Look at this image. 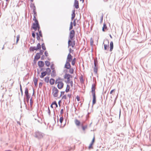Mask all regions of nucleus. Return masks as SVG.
Wrapping results in <instances>:
<instances>
[{
    "instance_id": "1",
    "label": "nucleus",
    "mask_w": 151,
    "mask_h": 151,
    "mask_svg": "<svg viewBox=\"0 0 151 151\" xmlns=\"http://www.w3.org/2000/svg\"><path fill=\"white\" fill-rule=\"evenodd\" d=\"M65 82L67 84H69L71 87L73 86V82L72 81L73 76L68 73L65 74L64 76Z\"/></svg>"
},
{
    "instance_id": "2",
    "label": "nucleus",
    "mask_w": 151,
    "mask_h": 151,
    "mask_svg": "<svg viewBox=\"0 0 151 151\" xmlns=\"http://www.w3.org/2000/svg\"><path fill=\"white\" fill-rule=\"evenodd\" d=\"M96 85L93 84L92 86L91 92L93 96L92 104L94 105L96 103V96L95 94Z\"/></svg>"
},
{
    "instance_id": "3",
    "label": "nucleus",
    "mask_w": 151,
    "mask_h": 151,
    "mask_svg": "<svg viewBox=\"0 0 151 151\" xmlns=\"http://www.w3.org/2000/svg\"><path fill=\"white\" fill-rule=\"evenodd\" d=\"M55 83L58 84L57 86L59 89H61L63 88L64 84L63 82L61 81V79L60 78H59L56 80Z\"/></svg>"
},
{
    "instance_id": "4",
    "label": "nucleus",
    "mask_w": 151,
    "mask_h": 151,
    "mask_svg": "<svg viewBox=\"0 0 151 151\" xmlns=\"http://www.w3.org/2000/svg\"><path fill=\"white\" fill-rule=\"evenodd\" d=\"M32 27L35 31H36L37 30L38 31H39L40 29L38 22L34 23L33 24Z\"/></svg>"
},
{
    "instance_id": "5",
    "label": "nucleus",
    "mask_w": 151,
    "mask_h": 151,
    "mask_svg": "<svg viewBox=\"0 0 151 151\" xmlns=\"http://www.w3.org/2000/svg\"><path fill=\"white\" fill-rule=\"evenodd\" d=\"M58 90L57 88L54 87L52 89V94L55 97H57L58 96Z\"/></svg>"
},
{
    "instance_id": "6",
    "label": "nucleus",
    "mask_w": 151,
    "mask_h": 151,
    "mask_svg": "<svg viewBox=\"0 0 151 151\" xmlns=\"http://www.w3.org/2000/svg\"><path fill=\"white\" fill-rule=\"evenodd\" d=\"M68 46L73 47L75 45V41L73 39H69L68 41Z\"/></svg>"
},
{
    "instance_id": "7",
    "label": "nucleus",
    "mask_w": 151,
    "mask_h": 151,
    "mask_svg": "<svg viewBox=\"0 0 151 151\" xmlns=\"http://www.w3.org/2000/svg\"><path fill=\"white\" fill-rule=\"evenodd\" d=\"M41 48V45L40 43H38L37 45V47H31L29 49L30 51H34L35 50H37Z\"/></svg>"
},
{
    "instance_id": "8",
    "label": "nucleus",
    "mask_w": 151,
    "mask_h": 151,
    "mask_svg": "<svg viewBox=\"0 0 151 151\" xmlns=\"http://www.w3.org/2000/svg\"><path fill=\"white\" fill-rule=\"evenodd\" d=\"M94 67L93 68L94 71L96 74H97L98 68V62L97 60H94Z\"/></svg>"
},
{
    "instance_id": "9",
    "label": "nucleus",
    "mask_w": 151,
    "mask_h": 151,
    "mask_svg": "<svg viewBox=\"0 0 151 151\" xmlns=\"http://www.w3.org/2000/svg\"><path fill=\"white\" fill-rule=\"evenodd\" d=\"M43 134L39 132H37L35 133V137L38 139H41L43 137Z\"/></svg>"
},
{
    "instance_id": "10",
    "label": "nucleus",
    "mask_w": 151,
    "mask_h": 151,
    "mask_svg": "<svg viewBox=\"0 0 151 151\" xmlns=\"http://www.w3.org/2000/svg\"><path fill=\"white\" fill-rule=\"evenodd\" d=\"M75 32L74 30H71L70 32L69 37L70 39H73V38L74 37Z\"/></svg>"
},
{
    "instance_id": "11",
    "label": "nucleus",
    "mask_w": 151,
    "mask_h": 151,
    "mask_svg": "<svg viewBox=\"0 0 151 151\" xmlns=\"http://www.w3.org/2000/svg\"><path fill=\"white\" fill-rule=\"evenodd\" d=\"M39 33H36L37 35V38L38 40H40V37H42V35L41 30H39V31H38Z\"/></svg>"
},
{
    "instance_id": "12",
    "label": "nucleus",
    "mask_w": 151,
    "mask_h": 151,
    "mask_svg": "<svg viewBox=\"0 0 151 151\" xmlns=\"http://www.w3.org/2000/svg\"><path fill=\"white\" fill-rule=\"evenodd\" d=\"M106 44H104V49L105 50H106L108 48H109V42L108 40L106 41Z\"/></svg>"
},
{
    "instance_id": "13",
    "label": "nucleus",
    "mask_w": 151,
    "mask_h": 151,
    "mask_svg": "<svg viewBox=\"0 0 151 151\" xmlns=\"http://www.w3.org/2000/svg\"><path fill=\"white\" fill-rule=\"evenodd\" d=\"M73 57L71 54L69 53L67 56V61L68 62H71L72 60Z\"/></svg>"
},
{
    "instance_id": "14",
    "label": "nucleus",
    "mask_w": 151,
    "mask_h": 151,
    "mask_svg": "<svg viewBox=\"0 0 151 151\" xmlns=\"http://www.w3.org/2000/svg\"><path fill=\"white\" fill-rule=\"evenodd\" d=\"M75 124L77 126H79L81 124L80 121L77 119H76L74 120Z\"/></svg>"
},
{
    "instance_id": "15",
    "label": "nucleus",
    "mask_w": 151,
    "mask_h": 151,
    "mask_svg": "<svg viewBox=\"0 0 151 151\" xmlns=\"http://www.w3.org/2000/svg\"><path fill=\"white\" fill-rule=\"evenodd\" d=\"M70 62H68L66 61V62L65 65V68L67 69H69V68H70L71 67V66L69 63Z\"/></svg>"
},
{
    "instance_id": "16",
    "label": "nucleus",
    "mask_w": 151,
    "mask_h": 151,
    "mask_svg": "<svg viewBox=\"0 0 151 151\" xmlns=\"http://www.w3.org/2000/svg\"><path fill=\"white\" fill-rule=\"evenodd\" d=\"M38 65L39 67H42L44 66V63L43 62L41 61H40L38 62Z\"/></svg>"
},
{
    "instance_id": "17",
    "label": "nucleus",
    "mask_w": 151,
    "mask_h": 151,
    "mask_svg": "<svg viewBox=\"0 0 151 151\" xmlns=\"http://www.w3.org/2000/svg\"><path fill=\"white\" fill-rule=\"evenodd\" d=\"M74 5L76 8L77 9L79 8V3L78 1H75Z\"/></svg>"
},
{
    "instance_id": "18",
    "label": "nucleus",
    "mask_w": 151,
    "mask_h": 151,
    "mask_svg": "<svg viewBox=\"0 0 151 151\" xmlns=\"http://www.w3.org/2000/svg\"><path fill=\"white\" fill-rule=\"evenodd\" d=\"M47 74V72L46 71L43 72L41 73V75L40 76V77L41 78H43Z\"/></svg>"
},
{
    "instance_id": "19",
    "label": "nucleus",
    "mask_w": 151,
    "mask_h": 151,
    "mask_svg": "<svg viewBox=\"0 0 151 151\" xmlns=\"http://www.w3.org/2000/svg\"><path fill=\"white\" fill-rule=\"evenodd\" d=\"M40 57V53H37L36 54V56L35 57V59L36 60H37L39 59Z\"/></svg>"
},
{
    "instance_id": "20",
    "label": "nucleus",
    "mask_w": 151,
    "mask_h": 151,
    "mask_svg": "<svg viewBox=\"0 0 151 151\" xmlns=\"http://www.w3.org/2000/svg\"><path fill=\"white\" fill-rule=\"evenodd\" d=\"M107 30V27L105 24H104L103 25V27L102 28V31L103 32H105Z\"/></svg>"
},
{
    "instance_id": "21",
    "label": "nucleus",
    "mask_w": 151,
    "mask_h": 151,
    "mask_svg": "<svg viewBox=\"0 0 151 151\" xmlns=\"http://www.w3.org/2000/svg\"><path fill=\"white\" fill-rule=\"evenodd\" d=\"M71 20L72 21L73 20L74 18L75 17V11L73 10V13L71 14Z\"/></svg>"
},
{
    "instance_id": "22",
    "label": "nucleus",
    "mask_w": 151,
    "mask_h": 151,
    "mask_svg": "<svg viewBox=\"0 0 151 151\" xmlns=\"http://www.w3.org/2000/svg\"><path fill=\"white\" fill-rule=\"evenodd\" d=\"M113 48V42L111 41L110 43V51H111Z\"/></svg>"
},
{
    "instance_id": "23",
    "label": "nucleus",
    "mask_w": 151,
    "mask_h": 151,
    "mask_svg": "<svg viewBox=\"0 0 151 151\" xmlns=\"http://www.w3.org/2000/svg\"><path fill=\"white\" fill-rule=\"evenodd\" d=\"M88 125H83L82 124L81 125V127L83 131H84L87 128Z\"/></svg>"
},
{
    "instance_id": "24",
    "label": "nucleus",
    "mask_w": 151,
    "mask_h": 151,
    "mask_svg": "<svg viewBox=\"0 0 151 151\" xmlns=\"http://www.w3.org/2000/svg\"><path fill=\"white\" fill-rule=\"evenodd\" d=\"M38 80L36 78H35L33 79V81L35 84V86H37V83Z\"/></svg>"
},
{
    "instance_id": "25",
    "label": "nucleus",
    "mask_w": 151,
    "mask_h": 151,
    "mask_svg": "<svg viewBox=\"0 0 151 151\" xmlns=\"http://www.w3.org/2000/svg\"><path fill=\"white\" fill-rule=\"evenodd\" d=\"M49 81H50V84L51 85H52L54 84L55 81L54 79H53V78H51L50 80Z\"/></svg>"
},
{
    "instance_id": "26",
    "label": "nucleus",
    "mask_w": 151,
    "mask_h": 151,
    "mask_svg": "<svg viewBox=\"0 0 151 151\" xmlns=\"http://www.w3.org/2000/svg\"><path fill=\"white\" fill-rule=\"evenodd\" d=\"M69 84H67V85L66 89L65 91V92H68L69 91L70 87L69 85Z\"/></svg>"
},
{
    "instance_id": "27",
    "label": "nucleus",
    "mask_w": 151,
    "mask_h": 151,
    "mask_svg": "<svg viewBox=\"0 0 151 151\" xmlns=\"http://www.w3.org/2000/svg\"><path fill=\"white\" fill-rule=\"evenodd\" d=\"M44 81L46 83H48L49 81V78L48 77H45Z\"/></svg>"
},
{
    "instance_id": "28",
    "label": "nucleus",
    "mask_w": 151,
    "mask_h": 151,
    "mask_svg": "<svg viewBox=\"0 0 151 151\" xmlns=\"http://www.w3.org/2000/svg\"><path fill=\"white\" fill-rule=\"evenodd\" d=\"M72 62H71V64L72 65H74L76 62V59L75 58H74L72 60Z\"/></svg>"
},
{
    "instance_id": "29",
    "label": "nucleus",
    "mask_w": 151,
    "mask_h": 151,
    "mask_svg": "<svg viewBox=\"0 0 151 151\" xmlns=\"http://www.w3.org/2000/svg\"><path fill=\"white\" fill-rule=\"evenodd\" d=\"M46 72H47V74H50L51 73V70L49 68H47L46 69Z\"/></svg>"
},
{
    "instance_id": "30",
    "label": "nucleus",
    "mask_w": 151,
    "mask_h": 151,
    "mask_svg": "<svg viewBox=\"0 0 151 151\" xmlns=\"http://www.w3.org/2000/svg\"><path fill=\"white\" fill-rule=\"evenodd\" d=\"M69 73L70 74H73V73L74 72V70L73 68H69Z\"/></svg>"
},
{
    "instance_id": "31",
    "label": "nucleus",
    "mask_w": 151,
    "mask_h": 151,
    "mask_svg": "<svg viewBox=\"0 0 151 151\" xmlns=\"http://www.w3.org/2000/svg\"><path fill=\"white\" fill-rule=\"evenodd\" d=\"M45 63L47 67L49 66L50 65V63L48 61H45Z\"/></svg>"
},
{
    "instance_id": "32",
    "label": "nucleus",
    "mask_w": 151,
    "mask_h": 151,
    "mask_svg": "<svg viewBox=\"0 0 151 151\" xmlns=\"http://www.w3.org/2000/svg\"><path fill=\"white\" fill-rule=\"evenodd\" d=\"M25 96L29 95L28 91V89L27 88H26L25 89Z\"/></svg>"
},
{
    "instance_id": "33",
    "label": "nucleus",
    "mask_w": 151,
    "mask_h": 151,
    "mask_svg": "<svg viewBox=\"0 0 151 151\" xmlns=\"http://www.w3.org/2000/svg\"><path fill=\"white\" fill-rule=\"evenodd\" d=\"M73 22H71L70 24V26L69 27V30H70L73 29Z\"/></svg>"
},
{
    "instance_id": "34",
    "label": "nucleus",
    "mask_w": 151,
    "mask_h": 151,
    "mask_svg": "<svg viewBox=\"0 0 151 151\" xmlns=\"http://www.w3.org/2000/svg\"><path fill=\"white\" fill-rule=\"evenodd\" d=\"M90 44L91 46H92L93 44V40L92 38H91L90 40Z\"/></svg>"
},
{
    "instance_id": "35",
    "label": "nucleus",
    "mask_w": 151,
    "mask_h": 151,
    "mask_svg": "<svg viewBox=\"0 0 151 151\" xmlns=\"http://www.w3.org/2000/svg\"><path fill=\"white\" fill-rule=\"evenodd\" d=\"M36 15H34V17L33 18V21H35V22H38L37 20L36 19Z\"/></svg>"
},
{
    "instance_id": "36",
    "label": "nucleus",
    "mask_w": 151,
    "mask_h": 151,
    "mask_svg": "<svg viewBox=\"0 0 151 151\" xmlns=\"http://www.w3.org/2000/svg\"><path fill=\"white\" fill-rule=\"evenodd\" d=\"M52 76H55V71L54 70H53L52 72L51 73Z\"/></svg>"
},
{
    "instance_id": "37",
    "label": "nucleus",
    "mask_w": 151,
    "mask_h": 151,
    "mask_svg": "<svg viewBox=\"0 0 151 151\" xmlns=\"http://www.w3.org/2000/svg\"><path fill=\"white\" fill-rule=\"evenodd\" d=\"M63 120V118L62 116L60 117L59 119V121L60 123L61 124Z\"/></svg>"
},
{
    "instance_id": "38",
    "label": "nucleus",
    "mask_w": 151,
    "mask_h": 151,
    "mask_svg": "<svg viewBox=\"0 0 151 151\" xmlns=\"http://www.w3.org/2000/svg\"><path fill=\"white\" fill-rule=\"evenodd\" d=\"M93 145V144L91 143V144L88 147L89 149L90 150L91 149H92L93 148V147L92 146Z\"/></svg>"
},
{
    "instance_id": "39",
    "label": "nucleus",
    "mask_w": 151,
    "mask_h": 151,
    "mask_svg": "<svg viewBox=\"0 0 151 151\" xmlns=\"http://www.w3.org/2000/svg\"><path fill=\"white\" fill-rule=\"evenodd\" d=\"M42 47L43 50H46V48H45V44L44 43H43L42 44Z\"/></svg>"
},
{
    "instance_id": "40",
    "label": "nucleus",
    "mask_w": 151,
    "mask_h": 151,
    "mask_svg": "<svg viewBox=\"0 0 151 151\" xmlns=\"http://www.w3.org/2000/svg\"><path fill=\"white\" fill-rule=\"evenodd\" d=\"M19 35H17V40H16V43H17L19 39Z\"/></svg>"
},
{
    "instance_id": "41",
    "label": "nucleus",
    "mask_w": 151,
    "mask_h": 151,
    "mask_svg": "<svg viewBox=\"0 0 151 151\" xmlns=\"http://www.w3.org/2000/svg\"><path fill=\"white\" fill-rule=\"evenodd\" d=\"M115 91V89H114L112 90L110 92V94H112V95H113L114 94V92Z\"/></svg>"
},
{
    "instance_id": "42",
    "label": "nucleus",
    "mask_w": 151,
    "mask_h": 151,
    "mask_svg": "<svg viewBox=\"0 0 151 151\" xmlns=\"http://www.w3.org/2000/svg\"><path fill=\"white\" fill-rule=\"evenodd\" d=\"M52 104L55 105V108H57L58 107V105L56 103V101H55L52 103Z\"/></svg>"
},
{
    "instance_id": "43",
    "label": "nucleus",
    "mask_w": 151,
    "mask_h": 151,
    "mask_svg": "<svg viewBox=\"0 0 151 151\" xmlns=\"http://www.w3.org/2000/svg\"><path fill=\"white\" fill-rule=\"evenodd\" d=\"M26 96V97L27 102L28 103L29 101L30 98V96H29V95H28Z\"/></svg>"
},
{
    "instance_id": "44",
    "label": "nucleus",
    "mask_w": 151,
    "mask_h": 151,
    "mask_svg": "<svg viewBox=\"0 0 151 151\" xmlns=\"http://www.w3.org/2000/svg\"><path fill=\"white\" fill-rule=\"evenodd\" d=\"M62 99H67V95H64L62 97Z\"/></svg>"
},
{
    "instance_id": "45",
    "label": "nucleus",
    "mask_w": 151,
    "mask_h": 151,
    "mask_svg": "<svg viewBox=\"0 0 151 151\" xmlns=\"http://www.w3.org/2000/svg\"><path fill=\"white\" fill-rule=\"evenodd\" d=\"M73 26H75L76 25V19H75L74 20L73 22Z\"/></svg>"
},
{
    "instance_id": "46",
    "label": "nucleus",
    "mask_w": 151,
    "mask_h": 151,
    "mask_svg": "<svg viewBox=\"0 0 151 151\" xmlns=\"http://www.w3.org/2000/svg\"><path fill=\"white\" fill-rule=\"evenodd\" d=\"M76 98L77 101H80V97H79V96H77Z\"/></svg>"
},
{
    "instance_id": "47",
    "label": "nucleus",
    "mask_w": 151,
    "mask_h": 151,
    "mask_svg": "<svg viewBox=\"0 0 151 151\" xmlns=\"http://www.w3.org/2000/svg\"><path fill=\"white\" fill-rule=\"evenodd\" d=\"M95 137L94 136L93 137L92 139V142H91V143H92L93 144L94 142V141H95Z\"/></svg>"
},
{
    "instance_id": "48",
    "label": "nucleus",
    "mask_w": 151,
    "mask_h": 151,
    "mask_svg": "<svg viewBox=\"0 0 151 151\" xmlns=\"http://www.w3.org/2000/svg\"><path fill=\"white\" fill-rule=\"evenodd\" d=\"M35 6H34V8L33 9V12L34 13V15H37V14H36V12L35 11Z\"/></svg>"
},
{
    "instance_id": "49",
    "label": "nucleus",
    "mask_w": 151,
    "mask_h": 151,
    "mask_svg": "<svg viewBox=\"0 0 151 151\" xmlns=\"http://www.w3.org/2000/svg\"><path fill=\"white\" fill-rule=\"evenodd\" d=\"M51 68L52 70H54V65L52 64L51 66Z\"/></svg>"
},
{
    "instance_id": "50",
    "label": "nucleus",
    "mask_w": 151,
    "mask_h": 151,
    "mask_svg": "<svg viewBox=\"0 0 151 151\" xmlns=\"http://www.w3.org/2000/svg\"><path fill=\"white\" fill-rule=\"evenodd\" d=\"M20 90L22 94H23V91L22 88V86L21 85H20Z\"/></svg>"
},
{
    "instance_id": "51",
    "label": "nucleus",
    "mask_w": 151,
    "mask_h": 151,
    "mask_svg": "<svg viewBox=\"0 0 151 151\" xmlns=\"http://www.w3.org/2000/svg\"><path fill=\"white\" fill-rule=\"evenodd\" d=\"M32 36L34 38H35V33L34 32H32Z\"/></svg>"
},
{
    "instance_id": "52",
    "label": "nucleus",
    "mask_w": 151,
    "mask_h": 151,
    "mask_svg": "<svg viewBox=\"0 0 151 151\" xmlns=\"http://www.w3.org/2000/svg\"><path fill=\"white\" fill-rule=\"evenodd\" d=\"M73 51V50H72L71 48H70L69 49V53H72Z\"/></svg>"
},
{
    "instance_id": "53",
    "label": "nucleus",
    "mask_w": 151,
    "mask_h": 151,
    "mask_svg": "<svg viewBox=\"0 0 151 151\" xmlns=\"http://www.w3.org/2000/svg\"><path fill=\"white\" fill-rule=\"evenodd\" d=\"M64 93H65V92L64 91H61V94H60V96H61L62 95H63V96L64 95Z\"/></svg>"
},
{
    "instance_id": "54",
    "label": "nucleus",
    "mask_w": 151,
    "mask_h": 151,
    "mask_svg": "<svg viewBox=\"0 0 151 151\" xmlns=\"http://www.w3.org/2000/svg\"><path fill=\"white\" fill-rule=\"evenodd\" d=\"M30 106H32V98H31L30 99Z\"/></svg>"
},
{
    "instance_id": "55",
    "label": "nucleus",
    "mask_w": 151,
    "mask_h": 151,
    "mask_svg": "<svg viewBox=\"0 0 151 151\" xmlns=\"http://www.w3.org/2000/svg\"><path fill=\"white\" fill-rule=\"evenodd\" d=\"M43 52H44L43 51L41 50L40 51V53H40V55H42L43 54Z\"/></svg>"
},
{
    "instance_id": "56",
    "label": "nucleus",
    "mask_w": 151,
    "mask_h": 151,
    "mask_svg": "<svg viewBox=\"0 0 151 151\" xmlns=\"http://www.w3.org/2000/svg\"><path fill=\"white\" fill-rule=\"evenodd\" d=\"M45 54L46 56H48V53L47 51H45Z\"/></svg>"
},
{
    "instance_id": "57",
    "label": "nucleus",
    "mask_w": 151,
    "mask_h": 151,
    "mask_svg": "<svg viewBox=\"0 0 151 151\" xmlns=\"http://www.w3.org/2000/svg\"><path fill=\"white\" fill-rule=\"evenodd\" d=\"M68 97L69 98H70L71 96V94H68L67 95Z\"/></svg>"
},
{
    "instance_id": "58",
    "label": "nucleus",
    "mask_w": 151,
    "mask_h": 151,
    "mask_svg": "<svg viewBox=\"0 0 151 151\" xmlns=\"http://www.w3.org/2000/svg\"><path fill=\"white\" fill-rule=\"evenodd\" d=\"M60 113L61 114H63V109H61V110H60Z\"/></svg>"
},
{
    "instance_id": "59",
    "label": "nucleus",
    "mask_w": 151,
    "mask_h": 151,
    "mask_svg": "<svg viewBox=\"0 0 151 151\" xmlns=\"http://www.w3.org/2000/svg\"><path fill=\"white\" fill-rule=\"evenodd\" d=\"M61 101H58V104L59 105V106H60V103H61Z\"/></svg>"
},
{
    "instance_id": "60",
    "label": "nucleus",
    "mask_w": 151,
    "mask_h": 151,
    "mask_svg": "<svg viewBox=\"0 0 151 151\" xmlns=\"http://www.w3.org/2000/svg\"><path fill=\"white\" fill-rule=\"evenodd\" d=\"M42 83H39V86H41L42 85Z\"/></svg>"
},
{
    "instance_id": "61",
    "label": "nucleus",
    "mask_w": 151,
    "mask_h": 151,
    "mask_svg": "<svg viewBox=\"0 0 151 151\" xmlns=\"http://www.w3.org/2000/svg\"><path fill=\"white\" fill-rule=\"evenodd\" d=\"M53 104H52V103L51 105V107L52 108H53Z\"/></svg>"
},
{
    "instance_id": "62",
    "label": "nucleus",
    "mask_w": 151,
    "mask_h": 151,
    "mask_svg": "<svg viewBox=\"0 0 151 151\" xmlns=\"http://www.w3.org/2000/svg\"><path fill=\"white\" fill-rule=\"evenodd\" d=\"M80 1H82V3H83V2L84 1V0H80Z\"/></svg>"
},
{
    "instance_id": "63",
    "label": "nucleus",
    "mask_w": 151,
    "mask_h": 151,
    "mask_svg": "<svg viewBox=\"0 0 151 151\" xmlns=\"http://www.w3.org/2000/svg\"><path fill=\"white\" fill-rule=\"evenodd\" d=\"M48 110H49V114H50V111L49 109V108H48Z\"/></svg>"
},
{
    "instance_id": "64",
    "label": "nucleus",
    "mask_w": 151,
    "mask_h": 151,
    "mask_svg": "<svg viewBox=\"0 0 151 151\" xmlns=\"http://www.w3.org/2000/svg\"><path fill=\"white\" fill-rule=\"evenodd\" d=\"M5 151H12L11 150H6Z\"/></svg>"
}]
</instances>
